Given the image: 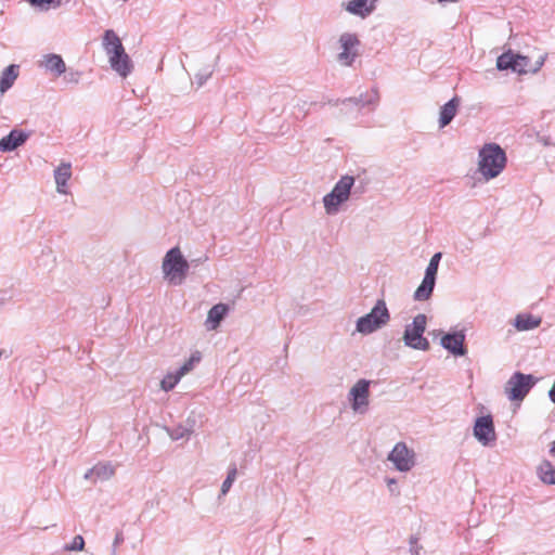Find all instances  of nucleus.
I'll return each instance as SVG.
<instances>
[{"label":"nucleus","mask_w":555,"mask_h":555,"mask_svg":"<svg viewBox=\"0 0 555 555\" xmlns=\"http://www.w3.org/2000/svg\"><path fill=\"white\" fill-rule=\"evenodd\" d=\"M102 47L108 56L112 69L124 78L130 75L133 69V64L126 53L120 38L113 29L104 31Z\"/></svg>","instance_id":"f257e3e1"},{"label":"nucleus","mask_w":555,"mask_h":555,"mask_svg":"<svg viewBox=\"0 0 555 555\" xmlns=\"http://www.w3.org/2000/svg\"><path fill=\"white\" fill-rule=\"evenodd\" d=\"M505 151L496 143L485 144L478 153V171L489 181L496 178L506 166Z\"/></svg>","instance_id":"f03ea898"},{"label":"nucleus","mask_w":555,"mask_h":555,"mask_svg":"<svg viewBox=\"0 0 555 555\" xmlns=\"http://www.w3.org/2000/svg\"><path fill=\"white\" fill-rule=\"evenodd\" d=\"M189 269L190 264L179 247H172L166 253L162 263V271L169 284L181 285L186 279Z\"/></svg>","instance_id":"7ed1b4c3"},{"label":"nucleus","mask_w":555,"mask_h":555,"mask_svg":"<svg viewBox=\"0 0 555 555\" xmlns=\"http://www.w3.org/2000/svg\"><path fill=\"white\" fill-rule=\"evenodd\" d=\"M390 320V313L384 299H378L369 313L360 317L356 323L357 332L367 335L385 326Z\"/></svg>","instance_id":"20e7f679"},{"label":"nucleus","mask_w":555,"mask_h":555,"mask_svg":"<svg viewBox=\"0 0 555 555\" xmlns=\"http://www.w3.org/2000/svg\"><path fill=\"white\" fill-rule=\"evenodd\" d=\"M354 178L349 175L343 176L334 185L333 190L323 197V205L327 215H335L339 211L343 203L349 199Z\"/></svg>","instance_id":"39448f33"},{"label":"nucleus","mask_w":555,"mask_h":555,"mask_svg":"<svg viewBox=\"0 0 555 555\" xmlns=\"http://www.w3.org/2000/svg\"><path fill=\"white\" fill-rule=\"evenodd\" d=\"M427 318L420 313L414 317L411 324H408L403 333L404 345L416 350L427 351L430 347L427 338L424 337Z\"/></svg>","instance_id":"423d86ee"},{"label":"nucleus","mask_w":555,"mask_h":555,"mask_svg":"<svg viewBox=\"0 0 555 555\" xmlns=\"http://www.w3.org/2000/svg\"><path fill=\"white\" fill-rule=\"evenodd\" d=\"M339 53L337 54V62L343 66H352L356 59L359 56V48L361 41L357 34L343 33L338 39Z\"/></svg>","instance_id":"0eeeda50"},{"label":"nucleus","mask_w":555,"mask_h":555,"mask_svg":"<svg viewBox=\"0 0 555 555\" xmlns=\"http://www.w3.org/2000/svg\"><path fill=\"white\" fill-rule=\"evenodd\" d=\"M387 460L393 464L398 472L406 473L415 466L416 454L405 442L400 441L389 452Z\"/></svg>","instance_id":"6e6552de"},{"label":"nucleus","mask_w":555,"mask_h":555,"mask_svg":"<svg viewBox=\"0 0 555 555\" xmlns=\"http://www.w3.org/2000/svg\"><path fill=\"white\" fill-rule=\"evenodd\" d=\"M370 385V380L361 378L350 388L348 401L354 413L365 414L369 411Z\"/></svg>","instance_id":"1a4fd4ad"},{"label":"nucleus","mask_w":555,"mask_h":555,"mask_svg":"<svg viewBox=\"0 0 555 555\" xmlns=\"http://www.w3.org/2000/svg\"><path fill=\"white\" fill-rule=\"evenodd\" d=\"M534 385L533 376L520 372L514 373L507 380L505 393L512 401L522 400Z\"/></svg>","instance_id":"9d476101"},{"label":"nucleus","mask_w":555,"mask_h":555,"mask_svg":"<svg viewBox=\"0 0 555 555\" xmlns=\"http://www.w3.org/2000/svg\"><path fill=\"white\" fill-rule=\"evenodd\" d=\"M474 436L485 447L495 442L496 434L491 415H485L476 418Z\"/></svg>","instance_id":"9b49d317"},{"label":"nucleus","mask_w":555,"mask_h":555,"mask_svg":"<svg viewBox=\"0 0 555 555\" xmlns=\"http://www.w3.org/2000/svg\"><path fill=\"white\" fill-rule=\"evenodd\" d=\"M465 334L463 331L448 333L440 339V345L451 352L453 356H465L466 348L464 347Z\"/></svg>","instance_id":"f8f14e48"},{"label":"nucleus","mask_w":555,"mask_h":555,"mask_svg":"<svg viewBox=\"0 0 555 555\" xmlns=\"http://www.w3.org/2000/svg\"><path fill=\"white\" fill-rule=\"evenodd\" d=\"M376 2L377 0H349L341 7L351 15L366 18L375 11Z\"/></svg>","instance_id":"ddd939ff"},{"label":"nucleus","mask_w":555,"mask_h":555,"mask_svg":"<svg viewBox=\"0 0 555 555\" xmlns=\"http://www.w3.org/2000/svg\"><path fill=\"white\" fill-rule=\"evenodd\" d=\"M30 137V132L13 129L0 140V152H12L23 145Z\"/></svg>","instance_id":"4468645a"},{"label":"nucleus","mask_w":555,"mask_h":555,"mask_svg":"<svg viewBox=\"0 0 555 555\" xmlns=\"http://www.w3.org/2000/svg\"><path fill=\"white\" fill-rule=\"evenodd\" d=\"M72 177V165L70 163H62L54 170V180L56 184V192L60 194L67 195L69 193L67 182Z\"/></svg>","instance_id":"2eb2a0df"},{"label":"nucleus","mask_w":555,"mask_h":555,"mask_svg":"<svg viewBox=\"0 0 555 555\" xmlns=\"http://www.w3.org/2000/svg\"><path fill=\"white\" fill-rule=\"evenodd\" d=\"M545 59H546V55H541L539 57V60L534 63V65H530V60L528 56L517 54L516 63H515V66L513 67V72L520 74V75L527 74V73L535 74L543 66Z\"/></svg>","instance_id":"dca6fc26"},{"label":"nucleus","mask_w":555,"mask_h":555,"mask_svg":"<svg viewBox=\"0 0 555 555\" xmlns=\"http://www.w3.org/2000/svg\"><path fill=\"white\" fill-rule=\"evenodd\" d=\"M229 311V307L225 304H217L212 306L207 314V319L205 325L207 330L214 331L216 330L220 322L224 319Z\"/></svg>","instance_id":"f3484780"},{"label":"nucleus","mask_w":555,"mask_h":555,"mask_svg":"<svg viewBox=\"0 0 555 555\" xmlns=\"http://www.w3.org/2000/svg\"><path fill=\"white\" fill-rule=\"evenodd\" d=\"M460 105L459 98L454 96L440 108L439 127L444 128L454 118Z\"/></svg>","instance_id":"a211bd4d"},{"label":"nucleus","mask_w":555,"mask_h":555,"mask_svg":"<svg viewBox=\"0 0 555 555\" xmlns=\"http://www.w3.org/2000/svg\"><path fill=\"white\" fill-rule=\"evenodd\" d=\"M41 66L56 76H61L66 70V65L61 55L47 54L41 61Z\"/></svg>","instance_id":"6ab92c4d"},{"label":"nucleus","mask_w":555,"mask_h":555,"mask_svg":"<svg viewBox=\"0 0 555 555\" xmlns=\"http://www.w3.org/2000/svg\"><path fill=\"white\" fill-rule=\"evenodd\" d=\"M541 321V318L534 317L532 314L520 313L516 315L514 320V326L517 328V331L520 332L530 331L539 327Z\"/></svg>","instance_id":"aec40b11"},{"label":"nucleus","mask_w":555,"mask_h":555,"mask_svg":"<svg viewBox=\"0 0 555 555\" xmlns=\"http://www.w3.org/2000/svg\"><path fill=\"white\" fill-rule=\"evenodd\" d=\"M20 66L12 64L9 65L0 76V92H7L18 77Z\"/></svg>","instance_id":"412c9836"},{"label":"nucleus","mask_w":555,"mask_h":555,"mask_svg":"<svg viewBox=\"0 0 555 555\" xmlns=\"http://www.w3.org/2000/svg\"><path fill=\"white\" fill-rule=\"evenodd\" d=\"M436 279L434 276L425 274L421 285L416 288L414 293V299L418 301L429 299L433 294Z\"/></svg>","instance_id":"4be33fe9"},{"label":"nucleus","mask_w":555,"mask_h":555,"mask_svg":"<svg viewBox=\"0 0 555 555\" xmlns=\"http://www.w3.org/2000/svg\"><path fill=\"white\" fill-rule=\"evenodd\" d=\"M379 101V94L376 89H373L371 93L361 94L358 98H349L343 101V104L352 103L356 106L365 107L369 105L376 106Z\"/></svg>","instance_id":"5701e85b"},{"label":"nucleus","mask_w":555,"mask_h":555,"mask_svg":"<svg viewBox=\"0 0 555 555\" xmlns=\"http://www.w3.org/2000/svg\"><path fill=\"white\" fill-rule=\"evenodd\" d=\"M540 480L545 485H555V467L550 461H542L537 468Z\"/></svg>","instance_id":"b1692460"},{"label":"nucleus","mask_w":555,"mask_h":555,"mask_svg":"<svg viewBox=\"0 0 555 555\" xmlns=\"http://www.w3.org/2000/svg\"><path fill=\"white\" fill-rule=\"evenodd\" d=\"M95 472V478L93 482L98 480H108L115 474V468L109 462H101L93 466Z\"/></svg>","instance_id":"393cba45"},{"label":"nucleus","mask_w":555,"mask_h":555,"mask_svg":"<svg viewBox=\"0 0 555 555\" xmlns=\"http://www.w3.org/2000/svg\"><path fill=\"white\" fill-rule=\"evenodd\" d=\"M194 424H195V421H192V424L190 425V427H184L182 425H179L173 428H168L167 433L173 441H177V440H180L183 438H189L191 436V434L193 433Z\"/></svg>","instance_id":"a878e982"},{"label":"nucleus","mask_w":555,"mask_h":555,"mask_svg":"<svg viewBox=\"0 0 555 555\" xmlns=\"http://www.w3.org/2000/svg\"><path fill=\"white\" fill-rule=\"evenodd\" d=\"M516 56L517 54L513 53L512 51L501 54L496 60V68L499 70H513V67L516 63Z\"/></svg>","instance_id":"bb28decb"},{"label":"nucleus","mask_w":555,"mask_h":555,"mask_svg":"<svg viewBox=\"0 0 555 555\" xmlns=\"http://www.w3.org/2000/svg\"><path fill=\"white\" fill-rule=\"evenodd\" d=\"M181 378L182 376L177 371L168 372L160 380V388L164 391H170L176 387Z\"/></svg>","instance_id":"cd10ccee"},{"label":"nucleus","mask_w":555,"mask_h":555,"mask_svg":"<svg viewBox=\"0 0 555 555\" xmlns=\"http://www.w3.org/2000/svg\"><path fill=\"white\" fill-rule=\"evenodd\" d=\"M199 361L201 354L199 352H195L176 371L183 377L185 374L191 372Z\"/></svg>","instance_id":"c85d7f7f"},{"label":"nucleus","mask_w":555,"mask_h":555,"mask_svg":"<svg viewBox=\"0 0 555 555\" xmlns=\"http://www.w3.org/2000/svg\"><path fill=\"white\" fill-rule=\"evenodd\" d=\"M236 476H237V469H236V466H235V465H232V466L229 468V470H228L227 478L224 479V481H223V482H222V485H221V494H222V495H225V494L230 491V489H231V487H232L233 482H234V481H235V479H236Z\"/></svg>","instance_id":"c756f323"},{"label":"nucleus","mask_w":555,"mask_h":555,"mask_svg":"<svg viewBox=\"0 0 555 555\" xmlns=\"http://www.w3.org/2000/svg\"><path fill=\"white\" fill-rule=\"evenodd\" d=\"M441 259V253H436L429 260V263L426 268L425 274L429 276H434L436 279L438 272L439 261Z\"/></svg>","instance_id":"7c9ffc66"},{"label":"nucleus","mask_w":555,"mask_h":555,"mask_svg":"<svg viewBox=\"0 0 555 555\" xmlns=\"http://www.w3.org/2000/svg\"><path fill=\"white\" fill-rule=\"evenodd\" d=\"M85 547V539L81 535H76L72 543L66 544L64 550L67 552H79Z\"/></svg>","instance_id":"2f4dec72"},{"label":"nucleus","mask_w":555,"mask_h":555,"mask_svg":"<svg viewBox=\"0 0 555 555\" xmlns=\"http://www.w3.org/2000/svg\"><path fill=\"white\" fill-rule=\"evenodd\" d=\"M31 5L39 7L40 9L48 10L50 5L54 8L60 7V0H27Z\"/></svg>","instance_id":"473e14b6"},{"label":"nucleus","mask_w":555,"mask_h":555,"mask_svg":"<svg viewBox=\"0 0 555 555\" xmlns=\"http://www.w3.org/2000/svg\"><path fill=\"white\" fill-rule=\"evenodd\" d=\"M411 555H421L422 545L418 544V538L411 535L409 539Z\"/></svg>","instance_id":"72a5a7b5"},{"label":"nucleus","mask_w":555,"mask_h":555,"mask_svg":"<svg viewBox=\"0 0 555 555\" xmlns=\"http://www.w3.org/2000/svg\"><path fill=\"white\" fill-rule=\"evenodd\" d=\"M211 73H197L195 75V81L197 83V87H202L210 77Z\"/></svg>","instance_id":"f704fd0d"},{"label":"nucleus","mask_w":555,"mask_h":555,"mask_svg":"<svg viewBox=\"0 0 555 555\" xmlns=\"http://www.w3.org/2000/svg\"><path fill=\"white\" fill-rule=\"evenodd\" d=\"M124 541V537H122V533L121 532H118L116 535H115V539L113 541V548H112V553L111 555H116L117 554V546L122 543Z\"/></svg>","instance_id":"c9c22d12"},{"label":"nucleus","mask_w":555,"mask_h":555,"mask_svg":"<svg viewBox=\"0 0 555 555\" xmlns=\"http://www.w3.org/2000/svg\"><path fill=\"white\" fill-rule=\"evenodd\" d=\"M83 478H85L86 480H92V481H93V480H94V478H95L94 467H92V468L88 469V470L86 472V474H85Z\"/></svg>","instance_id":"e433bc0d"},{"label":"nucleus","mask_w":555,"mask_h":555,"mask_svg":"<svg viewBox=\"0 0 555 555\" xmlns=\"http://www.w3.org/2000/svg\"><path fill=\"white\" fill-rule=\"evenodd\" d=\"M386 483L391 492H395V487L397 485V480L395 478H387Z\"/></svg>","instance_id":"4c0bfd02"},{"label":"nucleus","mask_w":555,"mask_h":555,"mask_svg":"<svg viewBox=\"0 0 555 555\" xmlns=\"http://www.w3.org/2000/svg\"><path fill=\"white\" fill-rule=\"evenodd\" d=\"M550 454L555 455V441L552 443V447L550 449Z\"/></svg>","instance_id":"58836bf2"},{"label":"nucleus","mask_w":555,"mask_h":555,"mask_svg":"<svg viewBox=\"0 0 555 555\" xmlns=\"http://www.w3.org/2000/svg\"><path fill=\"white\" fill-rule=\"evenodd\" d=\"M438 2H456L457 0H437Z\"/></svg>","instance_id":"ea45409f"}]
</instances>
